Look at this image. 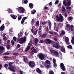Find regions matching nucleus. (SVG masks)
Wrapping results in <instances>:
<instances>
[{
	"label": "nucleus",
	"mask_w": 74,
	"mask_h": 74,
	"mask_svg": "<svg viewBox=\"0 0 74 74\" xmlns=\"http://www.w3.org/2000/svg\"><path fill=\"white\" fill-rule=\"evenodd\" d=\"M9 66L8 67V69L13 72H15V69L16 68L14 66H12L13 65V63L12 62H9Z\"/></svg>",
	"instance_id": "1"
},
{
	"label": "nucleus",
	"mask_w": 74,
	"mask_h": 74,
	"mask_svg": "<svg viewBox=\"0 0 74 74\" xmlns=\"http://www.w3.org/2000/svg\"><path fill=\"white\" fill-rule=\"evenodd\" d=\"M32 45V40L31 39L29 43L28 44L27 47L25 50V52H27V51H29V50Z\"/></svg>",
	"instance_id": "2"
},
{
	"label": "nucleus",
	"mask_w": 74,
	"mask_h": 74,
	"mask_svg": "<svg viewBox=\"0 0 74 74\" xmlns=\"http://www.w3.org/2000/svg\"><path fill=\"white\" fill-rule=\"evenodd\" d=\"M18 11L19 13L23 14L25 11V9L23 7H18Z\"/></svg>",
	"instance_id": "3"
},
{
	"label": "nucleus",
	"mask_w": 74,
	"mask_h": 74,
	"mask_svg": "<svg viewBox=\"0 0 74 74\" xmlns=\"http://www.w3.org/2000/svg\"><path fill=\"white\" fill-rule=\"evenodd\" d=\"M50 51L52 55H55L56 56H58L59 53L58 51L52 49L50 50Z\"/></svg>",
	"instance_id": "4"
},
{
	"label": "nucleus",
	"mask_w": 74,
	"mask_h": 74,
	"mask_svg": "<svg viewBox=\"0 0 74 74\" xmlns=\"http://www.w3.org/2000/svg\"><path fill=\"white\" fill-rule=\"evenodd\" d=\"M26 40V38L25 37H24V38L21 37L18 40V41L21 44H23L24 42H25Z\"/></svg>",
	"instance_id": "5"
},
{
	"label": "nucleus",
	"mask_w": 74,
	"mask_h": 74,
	"mask_svg": "<svg viewBox=\"0 0 74 74\" xmlns=\"http://www.w3.org/2000/svg\"><path fill=\"white\" fill-rule=\"evenodd\" d=\"M52 46L53 47L55 48H56V49H59L60 47L59 43L57 42H55L53 44Z\"/></svg>",
	"instance_id": "6"
},
{
	"label": "nucleus",
	"mask_w": 74,
	"mask_h": 74,
	"mask_svg": "<svg viewBox=\"0 0 74 74\" xmlns=\"http://www.w3.org/2000/svg\"><path fill=\"white\" fill-rule=\"evenodd\" d=\"M28 64L31 68H33L35 66V63L32 61H30L28 62Z\"/></svg>",
	"instance_id": "7"
},
{
	"label": "nucleus",
	"mask_w": 74,
	"mask_h": 74,
	"mask_svg": "<svg viewBox=\"0 0 74 74\" xmlns=\"http://www.w3.org/2000/svg\"><path fill=\"white\" fill-rule=\"evenodd\" d=\"M38 57L40 60H44V56L43 55V54L42 53H40L38 55Z\"/></svg>",
	"instance_id": "8"
},
{
	"label": "nucleus",
	"mask_w": 74,
	"mask_h": 74,
	"mask_svg": "<svg viewBox=\"0 0 74 74\" xmlns=\"http://www.w3.org/2000/svg\"><path fill=\"white\" fill-rule=\"evenodd\" d=\"M60 67L61 68L62 70L63 71H65L66 69L65 68V66L64 65V64L63 63H61L60 64Z\"/></svg>",
	"instance_id": "9"
},
{
	"label": "nucleus",
	"mask_w": 74,
	"mask_h": 74,
	"mask_svg": "<svg viewBox=\"0 0 74 74\" xmlns=\"http://www.w3.org/2000/svg\"><path fill=\"white\" fill-rule=\"evenodd\" d=\"M5 49L4 47L3 46H0V55L4 52Z\"/></svg>",
	"instance_id": "10"
},
{
	"label": "nucleus",
	"mask_w": 74,
	"mask_h": 74,
	"mask_svg": "<svg viewBox=\"0 0 74 74\" xmlns=\"http://www.w3.org/2000/svg\"><path fill=\"white\" fill-rule=\"evenodd\" d=\"M57 21L58 22H63L64 21L63 17H60L58 18L57 19Z\"/></svg>",
	"instance_id": "11"
},
{
	"label": "nucleus",
	"mask_w": 74,
	"mask_h": 74,
	"mask_svg": "<svg viewBox=\"0 0 74 74\" xmlns=\"http://www.w3.org/2000/svg\"><path fill=\"white\" fill-rule=\"evenodd\" d=\"M27 18V17H24L21 20V24H23L24 22H25V21L26 20Z\"/></svg>",
	"instance_id": "12"
},
{
	"label": "nucleus",
	"mask_w": 74,
	"mask_h": 74,
	"mask_svg": "<svg viewBox=\"0 0 74 74\" xmlns=\"http://www.w3.org/2000/svg\"><path fill=\"white\" fill-rule=\"evenodd\" d=\"M10 15L11 18H12V19H16V18H17V16L15 15L10 14Z\"/></svg>",
	"instance_id": "13"
},
{
	"label": "nucleus",
	"mask_w": 74,
	"mask_h": 74,
	"mask_svg": "<svg viewBox=\"0 0 74 74\" xmlns=\"http://www.w3.org/2000/svg\"><path fill=\"white\" fill-rule=\"evenodd\" d=\"M36 71L38 73L40 74L41 73V70L39 68H37L36 69Z\"/></svg>",
	"instance_id": "14"
},
{
	"label": "nucleus",
	"mask_w": 74,
	"mask_h": 74,
	"mask_svg": "<svg viewBox=\"0 0 74 74\" xmlns=\"http://www.w3.org/2000/svg\"><path fill=\"white\" fill-rule=\"evenodd\" d=\"M29 7L31 9H32L34 7V5L32 3H30L29 4Z\"/></svg>",
	"instance_id": "15"
},
{
	"label": "nucleus",
	"mask_w": 74,
	"mask_h": 74,
	"mask_svg": "<svg viewBox=\"0 0 74 74\" xmlns=\"http://www.w3.org/2000/svg\"><path fill=\"white\" fill-rule=\"evenodd\" d=\"M47 42L48 43V44H51V41L49 39H46L45 40V42L46 43H47Z\"/></svg>",
	"instance_id": "16"
},
{
	"label": "nucleus",
	"mask_w": 74,
	"mask_h": 74,
	"mask_svg": "<svg viewBox=\"0 0 74 74\" xmlns=\"http://www.w3.org/2000/svg\"><path fill=\"white\" fill-rule=\"evenodd\" d=\"M23 60L24 62L25 63H27V57H24L23 58Z\"/></svg>",
	"instance_id": "17"
},
{
	"label": "nucleus",
	"mask_w": 74,
	"mask_h": 74,
	"mask_svg": "<svg viewBox=\"0 0 74 74\" xmlns=\"http://www.w3.org/2000/svg\"><path fill=\"white\" fill-rule=\"evenodd\" d=\"M35 40V43L36 45H37L38 44H37V42L38 41V40L37 38H35L34 39Z\"/></svg>",
	"instance_id": "18"
},
{
	"label": "nucleus",
	"mask_w": 74,
	"mask_h": 74,
	"mask_svg": "<svg viewBox=\"0 0 74 74\" xmlns=\"http://www.w3.org/2000/svg\"><path fill=\"white\" fill-rule=\"evenodd\" d=\"M62 12H64L66 11V9H65V7L64 6H62Z\"/></svg>",
	"instance_id": "19"
},
{
	"label": "nucleus",
	"mask_w": 74,
	"mask_h": 74,
	"mask_svg": "<svg viewBox=\"0 0 74 74\" xmlns=\"http://www.w3.org/2000/svg\"><path fill=\"white\" fill-rule=\"evenodd\" d=\"M0 30H1L2 31H3L4 30V26L3 25H2L0 27Z\"/></svg>",
	"instance_id": "20"
},
{
	"label": "nucleus",
	"mask_w": 74,
	"mask_h": 74,
	"mask_svg": "<svg viewBox=\"0 0 74 74\" xmlns=\"http://www.w3.org/2000/svg\"><path fill=\"white\" fill-rule=\"evenodd\" d=\"M49 23V30H51V27L52 26L51 25V22L50 21H49L48 23Z\"/></svg>",
	"instance_id": "21"
},
{
	"label": "nucleus",
	"mask_w": 74,
	"mask_h": 74,
	"mask_svg": "<svg viewBox=\"0 0 74 74\" xmlns=\"http://www.w3.org/2000/svg\"><path fill=\"white\" fill-rule=\"evenodd\" d=\"M45 63L46 64H51V62H50V61L48 60H47L45 61Z\"/></svg>",
	"instance_id": "22"
},
{
	"label": "nucleus",
	"mask_w": 74,
	"mask_h": 74,
	"mask_svg": "<svg viewBox=\"0 0 74 74\" xmlns=\"http://www.w3.org/2000/svg\"><path fill=\"white\" fill-rule=\"evenodd\" d=\"M61 51H62V52H64V53H65V49H64V47H62L61 49Z\"/></svg>",
	"instance_id": "23"
},
{
	"label": "nucleus",
	"mask_w": 74,
	"mask_h": 74,
	"mask_svg": "<svg viewBox=\"0 0 74 74\" xmlns=\"http://www.w3.org/2000/svg\"><path fill=\"white\" fill-rule=\"evenodd\" d=\"M71 42L74 45V36L72 37Z\"/></svg>",
	"instance_id": "24"
},
{
	"label": "nucleus",
	"mask_w": 74,
	"mask_h": 74,
	"mask_svg": "<svg viewBox=\"0 0 74 74\" xmlns=\"http://www.w3.org/2000/svg\"><path fill=\"white\" fill-rule=\"evenodd\" d=\"M6 48L7 49H10V48H11V47H10V44H8L6 46Z\"/></svg>",
	"instance_id": "25"
},
{
	"label": "nucleus",
	"mask_w": 74,
	"mask_h": 74,
	"mask_svg": "<svg viewBox=\"0 0 74 74\" xmlns=\"http://www.w3.org/2000/svg\"><path fill=\"white\" fill-rule=\"evenodd\" d=\"M36 11L35 10H33L31 11V13L32 14H34L35 13H36Z\"/></svg>",
	"instance_id": "26"
},
{
	"label": "nucleus",
	"mask_w": 74,
	"mask_h": 74,
	"mask_svg": "<svg viewBox=\"0 0 74 74\" xmlns=\"http://www.w3.org/2000/svg\"><path fill=\"white\" fill-rule=\"evenodd\" d=\"M47 34H43V35L41 36V37H42V38H44L45 37H46V36H47Z\"/></svg>",
	"instance_id": "27"
},
{
	"label": "nucleus",
	"mask_w": 74,
	"mask_h": 74,
	"mask_svg": "<svg viewBox=\"0 0 74 74\" xmlns=\"http://www.w3.org/2000/svg\"><path fill=\"white\" fill-rule=\"evenodd\" d=\"M13 55L14 56H18L19 54L18 53H13Z\"/></svg>",
	"instance_id": "28"
},
{
	"label": "nucleus",
	"mask_w": 74,
	"mask_h": 74,
	"mask_svg": "<svg viewBox=\"0 0 74 74\" xmlns=\"http://www.w3.org/2000/svg\"><path fill=\"white\" fill-rule=\"evenodd\" d=\"M32 52H34V53H37V51L36 50V49H34L32 50Z\"/></svg>",
	"instance_id": "29"
},
{
	"label": "nucleus",
	"mask_w": 74,
	"mask_h": 74,
	"mask_svg": "<svg viewBox=\"0 0 74 74\" xmlns=\"http://www.w3.org/2000/svg\"><path fill=\"white\" fill-rule=\"evenodd\" d=\"M65 41H69V38L67 37H66L65 39Z\"/></svg>",
	"instance_id": "30"
},
{
	"label": "nucleus",
	"mask_w": 74,
	"mask_h": 74,
	"mask_svg": "<svg viewBox=\"0 0 74 74\" xmlns=\"http://www.w3.org/2000/svg\"><path fill=\"white\" fill-rule=\"evenodd\" d=\"M36 25L38 26H39V21H37L36 22Z\"/></svg>",
	"instance_id": "31"
},
{
	"label": "nucleus",
	"mask_w": 74,
	"mask_h": 74,
	"mask_svg": "<svg viewBox=\"0 0 74 74\" xmlns=\"http://www.w3.org/2000/svg\"><path fill=\"white\" fill-rule=\"evenodd\" d=\"M71 5V2H70V1H68L67 3V5H68V6H70Z\"/></svg>",
	"instance_id": "32"
},
{
	"label": "nucleus",
	"mask_w": 74,
	"mask_h": 74,
	"mask_svg": "<svg viewBox=\"0 0 74 74\" xmlns=\"http://www.w3.org/2000/svg\"><path fill=\"white\" fill-rule=\"evenodd\" d=\"M67 47L69 49H72V48H73V47H72V46H71V45L67 46Z\"/></svg>",
	"instance_id": "33"
},
{
	"label": "nucleus",
	"mask_w": 74,
	"mask_h": 74,
	"mask_svg": "<svg viewBox=\"0 0 74 74\" xmlns=\"http://www.w3.org/2000/svg\"><path fill=\"white\" fill-rule=\"evenodd\" d=\"M66 27H69V29H71V27L70 26V25L67 23L66 24Z\"/></svg>",
	"instance_id": "34"
},
{
	"label": "nucleus",
	"mask_w": 74,
	"mask_h": 74,
	"mask_svg": "<svg viewBox=\"0 0 74 74\" xmlns=\"http://www.w3.org/2000/svg\"><path fill=\"white\" fill-rule=\"evenodd\" d=\"M49 74H54V72L52 70H51L49 72Z\"/></svg>",
	"instance_id": "35"
},
{
	"label": "nucleus",
	"mask_w": 74,
	"mask_h": 74,
	"mask_svg": "<svg viewBox=\"0 0 74 74\" xmlns=\"http://www.w3.org/2000/svg\"><path fill=\"white\" fill-rule=\"evenodd\" d=\"M51 67V65H47L46 66V67L47 69H49Z\"/></svg>",
	"instance_id": "36"
},
{
	"label": "nucleus",
	"mask_w": 74,
	"mask_h": 74,
	"mask_svg": "<svg viewBox=\"0 0 74 74\" xmlns=\"http://www.w3.org/2000/svg\"><path fill=\"white\" fill-rule=\"evenodd\" d=\"M38 32V29H37L36 30V31H34V34L35 35H36L37 34V32Z\"/></svg>",
	"instance_id": "37"
},
{
	"label": "nucleus",
	"mask_w": 74,
	"mask_h": 74,
	"mask_svg": "<svg viewBox=\"0 0 74 74\" xmlns=\"http://www.w3.org/2000/svg\"><path fill=\"white\" fill-rule=\"evenodd\" d=\"M63 4L66 7H67V4H66V2H65V1H63Z\"/></svg>",
	"instance_id": "38"
},
{
	"label": "nucleus",
	"mask_w": 74,
	"mask_h": 74,
	"mask_svg": "<svg viewBox=\"0 0 74 74\" xmlns=\"http://www.w3.org/2000/svg\"><path fill=\"white\" fill-rule=\"evenodd\" d=\"M13 39L14 41H16V37H14L13 38Z\"/></svg>",
	"instance_id": "39"
},
{
	"label": "nucleus",
	"mask_w": 74,
	"mask_h": 74,
	"mask_svg": "<svg viewBox=\"0 0 74 74\" xmlns=\"http://www.w3.org/2000/svg\"><path fill=\"white\" fill-rule=\"evenodd\" d=\"M11 43L12 45H14V40H11Z\"/></svg>",
	"instance_id": "40"
},
{
	"label": "nucleus",
	"mask_w": 74,
	"mask_h": 74,
	"mask_svg": "<svg viewBox=\"0 0 74 74\" xmlns=\"http://www.w3.org/2000/svg\"><path fill=\"white\" fill-rule=\"evenodd\" d=\"M10 53H9V52H5L3 54L5 55H10Z\"/></svg>",
	"instance_id": "41"
},
{
	"label": "nucleus",
	"mask_w": 74,
	"mask_h": 74,
	"mask_svg": "<svg viewBox=\"0 0 74 74\" xmlns=\"http://www.w3.org/2000/svg\"><path fill=\"white\" fill-rule=\"evenodd\" d=\"M22 19V17L21 16H19L18 17V21H20Z\"/></svg>",
	"instance_id": "42"
},
{
	"label": "nucleus",
	"mask_w": 74,
	"mask_h": 74,
	"mask_svg": "<svg viewBox=\"0 0 74 74\" xmlns=\"http://www.w3.org/2000/svg\"><path fill=\"white\" fill-rule=\"evenodd\" d=\"M39 43L42 44V43H44V41L42 40H40L39 41Z\"/></svg>",
	"instance_id": "43"
},
{
	"label": "nucleus",
	"mask_w": 74,
	"mask_h": 74,
	"mask_svg": "<svg viewBox=\"0 0 74 74\" xmlns=\"http://www.w3.org/2000/svg\"><path fill=\"white\" fill-rule=\"evenodd\" d=\"M66 10L69 9V10H71V7L68 6L66 8Z\"/></svg>",
	"instance_id": "44"
},
{
	"label": "nucleus",
	"mask_w": 74,
	"mask_h": 74,
	"mask_svg": "<svg viewBox=\"0 0 74 74\" xmlns=\"http://www.w3.org/2000/svg\"><path fill=\"white\" fill-rule=\"evenodd\" d=\"M10 23L8 22L5 23V25H7V26H8V25H10Z\"/></svg>",
	"instance_id": "45"
},
{
	"label": "nucleus",
	"mask_w": 74,
	"mask_h": 74,
	"mask_svg": "<svg viewBox=\"0 0 74 74\" xmlns=\"http://www.w3.org/2000/svg\"><path fill=\"white\" fill-rule=\"evenodd\" d=\"M4 66L5 67V68H7V67H8V64H5Z\"/></svg>",
	"instance_id": "46"
},
{
	"label": "nucleus",
	"mask_w": 74,
	"mask_h": 74,
	"mask_svg": "<svg viewBox=\"0 0 74 74\" xmlns=\"http://www.w3.org/2000/svg\"><path fill=\"white\" fill-rule=\"evenodd\" d=\"M24 4H27V3H28V1L27 0H25L24 1Z\"/></svg>",
	"instance_id": "47"
},
{
	"label": "nucleus",
	"mask_w": 74,
	"mask_h": 74,
	"mask_svg": "<svg viewBox=\"0 0 74 74\" xmlns=\"http://www.w3.org/2000/svg\"><path fill=\"white\" fill-rule=\"evenodd\" d=\"M11 11V10L9 9L7 10V11L8 12V14H10V11Z\"/></svg>",
	"instance_id": "48"
},
{
	"label": "nucleus",
	"mask_w": 74,
	"mask_h": 74,
	"mask_svg": "<svg viewBox=\"0 0 74 74\" xmlns=\"http://www.w3.org/2000/svg\"><path fill=\"white\" fill-rule=\"evenodd\" d=\"M68 19H69V20H72L73 19V17L71 16H70L69 17Z\"/></svg>",
	"instance_id": "49"
},
{
	"label": "nucleus",
	"mask_w": 74,
	"mask_h": 74,
	"mask_svg": "<svg viewBox=\"0 0 74 74\" xmlns=\"http://www.w3.org/2000/svg\"><path fill=\"white\" fill-rule=\"evenodd\" d=\"M46 24H47V22H42V24L43 25H46Z\"/></svg>",
	"instance_id": "50"
},
{
	"label": "nucleus",
	"mask_w": 74,
	"mask_h": 74,
	"mask_svg": "<svg viewBox=\"0 0 74 74\" xmlns=\"http://www.w3.org/2000/svg\"><path fill=\"white\" fill-rule=\"evenodd\" d=\"M3 39L4 41H6V40H7V37H3Z\"/></svg>",
	"instance_id": "51"
},
{
	"label": "nucleus",
	"mask_w": 74,
	"mask_h": 74,
	"mask_svg": "<svg viewBox=\"0 0 74 74\" xmlns=\"http://www.w3.org/2000/svg\"><path fill=\"white\" fill-rule=\"evenodd\" d=\"M16 47L17 48H20V47H21V45L19 44H18L17 45Z\"/></svg>",
	"instance_id": "52"
},
{
	"label": "nucleus",
	"mask_w": 74,
	"mask_h": 74,
	"mask_svg": "<svg viewBox=\"0 0 74 74\" xmlns=\"http://www.w3.org/2000/svg\"><path fill=\"white\" fill-rule=\"evenodd\" d=\"M58 3H59V0H57L55 2V4H57Z\"/></svg>",
	"instance_id": "53"
},
{
	"label": "nucleus",
	"mask_w": 74,
	"mask_h": 74,
	"mask_svg": "<svg viewBox=\"0 0 74 74\" xmlns=\"http://www.w3.org/2000/svg\"><path fill=\"white\" fill-rule=\"evenodd\" d=\"M67 12H66L64 14V16L65 17H67Z\"/></svg>",
	"instance_id": "54"
},
{
	"label": "nucleus",
	"mask_w": 74,
	"mask_h": 74,
	"mask_svg": "<svg viewBox=\"0 0 74 74\" xmlns=\"http://www.w3.org/2000/svg\"><path fill=\"white\" fill-rule=\"evenodd\" d=\"M53 63H56V59H53Z\"/></svg>",
	"instance_id": "55"
},
{
	"label": "nucleus",
	"mask_w": 74,
	"mask_h": 74,
	"mask_svg": "<svg viewBox=\"0 0 74 74\" xmlns=\"http://www.w3.org/2000/svg\"><path fill=\"white\" fill-rule=\"evenodd\" d=\"M42 27V26H41V25H40L39 29V30H41Z\"/></svg>",
	"instance_id": "56"
},
{
	"label": "nucleus",
	"mask_w": 74,
	"mask_h": 74,
	"mask_svg": "<svg viewBox=\"0 0 74 74\" xmlns=\"http://www.w3.org/2000/svg\"><path fill=\"white\" fill-rule=\"evenodd\" d=\"M57 66V64L56 63H54V67H56Z\"/></svg>",
	"instance_id": "57"
},
{
	"label": "nucleus",
	"mask_w": 74,
	"mask_h": 74,
	"mask_svg": "<svg viewBox=\"0 0 74 74\" xmlns=\"http://www.w3.org/2000/svg\"><path fill=\"white\" fill-rule=\"evenodd\" d=\"M49 5H52V2H51L49 3Z\"/></svg>",
	"instance_id": "58"
},
{
	"label": "nucleus",
	"mask_w": 74,
	"mask_h": 74,
	"mask_svg": "<svg viewBox=\"0 0 74 74\" xmlns=\"http://www.w3.org/2000/svg\"><path fill=\"white\" fill-rule=\"evenodd\" d=\"M65 42H66V44L67 45H69V41H68L67 42L65 41Z\"/></svg>",
	"instance_id": "59"
},
{
	"label": "nucleus",
	"mask_w": 74,
	"mask_h": 74,
	"mask_svg": "<svg viewBox=\"0 0 74 74\" xmlns=\"http://www.w3.org/2000/svg\"><path fill=\"white\" fill-rule=\"evenodd\" d=\"M48 7L47 6H45L44 8V10L47 9L48 8Z\"/></svg>",
	"instance_id": "60"
},
{
	"label": "nucleus",
	"mask_w": 74,
	"mask_h": 74,
	"mask_svg": "<svg viewBox=\"0 0 74 74\" xmlns=\"http://www.w3.org/2000/svg\"><path fill=\"white\" fill-rule=\"evenodd\" d=\"M54 34H55V35H56V36H57V35H58V33H57V32H54Z\"/></svg>",
	"instance_id": "61"
},
{
	"label": "nucleus",
	"mask_w": 74,
	"mask_h": 74,
	"mask_svg": "<svg viewBox=\"0 0 74 74\" xmlns=\"http://www.w3.org/2000/svg\"><path fill=\"white\" fill-rule=\"evenodd\" d=\"M34 19H32L31 21V22L32 23H34Z\"/></svg>",
	"instance_id": "62"
},
{
	"label": "nucleus",
	"mask_w": 74,
	"mask_h": 74,
	"mask_svg": "<svg viewBox=\"0 0 74 74\" xmlns=\"http://www.w3.org/2000/svg\"><path fill=\"white\" fill-rule=\"evenodd\" d=\"M56 31V32H58V31L59 30H58V28L57 27L56 29L55 30Z\"/></svg>",
	"instance_id": "63"
},
{
	"label": "nucleus",
	"mask_w": 74,
	"mask_h": 74,
	"mask_svg": "<svg viewBox=\"0 0 74 74\" xmlns=\"http://www.w3.org/2000/svg\"><path fill=\"white\" fill-rule=\"evenodd\" d=\"M20 74H23V72H22V71H20Z\"/></svg>",
	"instance_id": "64"
}]
</instances>
